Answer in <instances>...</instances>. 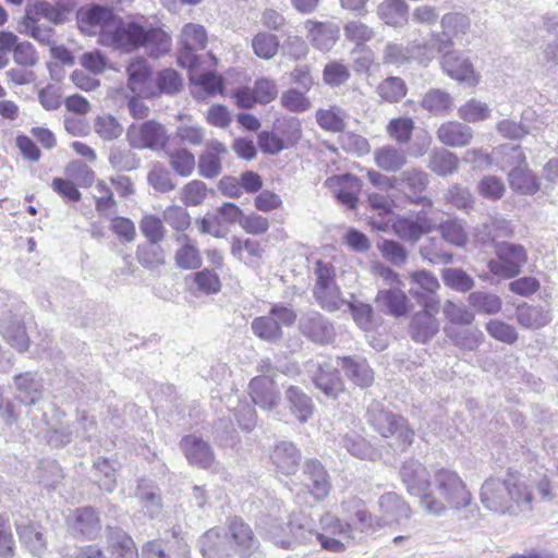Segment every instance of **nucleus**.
<instances>
[{"instance_id": "1", "label": "nucleus", "mask_w": 558, "mask_h": 558, "mask_svg": "<svg viewBox=\"0 0 558 558\" xmlns=\"http://www.w3.org/2000/svg\"><path fill=\"white\" fill-rule=\"evenodd\" d=\"M80 31L97 36V43L112 50L131 53L141 48L143 24L135 20L125 21L112 9L102 5L82 8L77 12Z\"/></svg>"}, {"instance_id": "2", "label": "nucleus", "mask_w": 558, "mask_h": 558, "mask_svg": "<svg viewBox=\"0 0 558 558\" xmlns=\"http://www.w3.org/2000/svg\"><path fill=\"white\" fill-rule=\"evenodd\" d=\"M257 527L276 547L287 550L312 544L315 538L313 519L302 510H288L279 500L269 504Z\"/></svg>"}, {"instance_id": "3", "label": "nucleus", "mask_w": 558, "mask_h": 558, "mask_svg": "<svg viewBox=\"0 0 558 558\" xmlns=\"http://www.w3.org/2000/svg\"><path fill=\"white\" fill-rule=\"evenodd\" d=\"M480 500L492 512L518 517L533 511L535 496L533 486L521 474L508 472L504 477L485 480Z\"/></svg>"}, {"instance_id": "4", "label": "nucleus", "mask_w": 558, "mask_h": 558, "mask_svg": "<svg viewBox=\"0 0 558 558\" xmlns=\"http://www.w3.org/2000/svg\"><path fill=\"white\" fill-rule=\"evenodd\" d=\"M432 489L421 501V508L430 515H444L448 510L460 511L473 501V495L458 472L440 468L432 476Z\"/></svg>"}, {"instance_id": "5", "label": "nucleus", "mask_w": 558, "mask_h": 558, "mask_svg": "<svg viewBox=\"0 0 558 558\" xmlns=\"http://www.w3.org/2000/svg\"><path fill=\"white\" fill-rule=\"evenodd\" d=\"M323 549L330 553H343L353 542V524L331 512H325L319 518V531L315 538Z\"/></svg>"}, {"instance_id": "6", "label": "nucleus", "mask_w": 558, "mask_h": 558, "mask_svg": "<svg viewBox=\"0 0 558 558\" xmlns=\"http://www.w3.org/2000/svg\"><path fill=\"white\" fill-rule=\"evenodd\" d=\"M368 421L383 437L395 436L402 447L409 446L413 440L414 432L405 420L379 405H373L368 410Z\"/></svg>"}, {"instance_id": "7", "label": "nucleus", "mask_w": 558, "mask_h": 558, "mask_svg": "<svg viewBox=\"0 0 558 558\" xmlns=\"http://www.w3.org/2000/svg\"><path fill=\"white\" fill-rule=\"evenodd\" d=\"M496 259L487 264L489 271L502 279H510L520 274L527 260L525 248L520 244L502 242L496 245Z\"/></svg>"}, {"instance_id": "8", "label": "nucleus", "mask_w": 558, "mask_h": 558, "mask_svg": "<svg viewBox=\"0 0 558 558\" xmlns=\"http://www.w3.org/2000/svg\"><path fill=\"white\" fill-rule=\"evenodd\" d=\"M295 320L296 314L292 308L283 305H274L268 315L257 317L252 322V330L258 338L276 342L282 337L281 327L292 326Z\"/></svg>"}, {"instance_id": "9", "label": "nucleus", "mask_w": 558, "mask_h": 558, "mask_svg": "<svg viewBox=\"0 0 558 558\" xmlns=\"http://www.w3.org/2000/svg\"><path fill=\"white\" fill-rule=\"evenodd\" d=\"M234 558H250L259 549V541L252 527L241 518H232L223 529Z\"/></svg>"}, {"instance_id": "10", "label": "nucleus", "mask_w": 558, "mask_h": 558, "mask_svg": "<svg viewBox=\"0 0 558 558\" xmlns=\"http://www.w3.org/2000/svg\"><path fill=\"white\" fill-rule=\"evenodd\" d=\"M441 53V69L450 78L470 87H475L480 84L482 75L469 57L456 50H448Z\"/></svg>"}, {"instance_id": "11", "label": "nucleus", "mask_w": 558, "mask_h": 558, "mask_svg": "<svg viewBox=\"0 0 558 558\" xmlns=\"http://www.w3.org/2000/svg\"><path fill=\"white\" fill-rule=\"evenodd\" d=\"M126 137L130 145L136 149H161L168 142L165 126L154 120L130 125Z\"/></svg>"}, {"instance_id": "12", "label": "nucleus", "mask_w": 558, "mask_h": 558, "mask_svg": "<svg viewBox=\"0 0 558 558\" xmlns=\"http://www.w3.org/2000/svg\"><path fill=\"white\" fill-rule=\"evenodd\" d=\"M411 282L410 294L423 308L439 311L437 290L440 284L438 279L427 270H416L409 274Z\"/></svg>"}, {"instance_id": "13", "label": "nucleus", "mask_w": 558, "mask_h": 558, "mask_svg": "<svg viewBox=\"0 0 558 558\" xmlns=\"http://www.w3.org/2000/svg\"><path fill=\"white\" fill-rule=\"evenodd\" d=\"M207 43V34L205 28L199 24H185L180 34V50L178 54V63L181 66H192L199 62L194 51L204 49Z\"/></svg>"}, {"instance_id": "14", "label": "nucleus", "mask_w": 558, "mask_h": 558, "mask_svg": "<svg viewBox=\"0 0 558 558\" xmlns=\"http://www.w3.org/2000/svg\"><path fill=\"white\" fill-rule=\"evenodd\" d=\"M390 226L400 239L413 243L435 228L432 219L424 210L416 213L414 216H398L391 221Z\"/></svg>"}, {"instance_id": "15", "label": "nucleus", "mask_w": 558, "mask_h": 558, "mask_svg": "<svg viewBox=\"0 0 558 558\" xmlns=\"http://www.w3.org/2000/svg\"><path fill=\"white\" fill-rule=\"evenodd\" d=\"M341 513L345 521L353 524L354 536L356 532L366 533L380 529L377 515L371 513L366 504L360 498L351 497L343 500L341 502Z\"/></svg>"}, {"instance_id": "16", "label": "nucleus", "mask_w": 558, "mask_h": 558, "mask_svg": "<svg viewBox=\"0 0 558 558\" xmlns=\"http://www.w3.org/2000/svg\"><path fill=\"white\" fill-rule=\"evenodd\" d=\"M248 395L255 405L270 411L281 401V393L277 383L271 376L257 375L250 380Z\"/></svg>"}, {"instance_id": "17", "label": "nucleus", "mask_w": 558, "mask_h": 558, "mask_svg": "<svg viewBox=\"0 0 558 558\" xmlns=\"http://www.w3.org/2000/svg\"><path fill=\"white\" fill-rule=\"evenodd\" d=\"M400 476L411 496L423 500L425 495H429L432 489V480L427 469L416 460L405 461L400 470Z\"/></svg>"}, {"instance_id": "18", "label": "nucleus", "mask_w": 558, "mask_h": 558, "mask_svg": "<svg viewBox=\"0 0 558 558\" xmlns=\"http://www.w3.org/2000/svg\"><path fill=\"white\" fill-rule=\"evenodd\" d=\"M198 64L199 62H196L192 66H186L194 98L204 100L218 94L222 95L225 90L222 77L213 71L201 73Z\"/></svg>"}, {"instance_id": "19", "label": "nucleus", "mask_w": 558, "mask_h": 558, "mask_svg": "<svg viewBox=\"0 0 558 558\" xmlns=\"http://www.w3.org/2000/svg\"><path fill=\"white\" fill-rule=\"evenodd\" d=\"M128 87L138 97H154L156 89L150 77L151 70L144 58L133 59L126 66Z\"/></svg>"}, {"instance_id": "20", "label": "nucleus", "mask_w": 558, "mask_h": 558, "mask_svg": "<svg viewBox=\"0 0 558 558\" xmlns=\"http://www.w3.org/2000/svg\"><path fill=\"white\" fill-rule=\"evenodd\" d=\"M442 32L433 33V41L438 52H444L453 46V38L465 34L470 28V20L462 13H447L440 21Z\"/></svg>"}, {"instance_id": "21", "label": "nucleus", "mask_w": 558, "mask_h": 558, "mask_svg": "<svg viewBox=\"0 0 558 558\" xmlns=\"http://www.w3.org/2000/svg\"><path fill=\"white\" fill-rule=\"evenodd\" d=\"M66 525L75 537L95 538L101 531L97 512L90 507L77 508L66 518Z\"/></svg>"}, {"instance_id": "22", "label": "nucleus", "mask_w": 558, "mask_h": 558, "mask_svg": "<svg viewBox=\"0 0 558 558\" xmlns=\"http://www.w3.org/2000/svg\"><path fill=\"white\" fill-rule=\"evenodd\" d=\"M378 512L376 515L380 529L411 517L410 506L396 493H386L379 497Z\"/></svg>"}, {"instance_id": "23", "label": "nucleus", "mask_w": 558, "mask_h": 558, "mask_svg": "<svg viewBox=\"0 0 558 558\" xmlns=\"http://www.w3.org/2000/svg\"><path fill=\"white\" fill-rule=\"evenodd\" d=\"M303 484L315 500L325 499L330 492L329 475L317 460H308L303 466Z\"/></svg>"}, {"instance_id": "24", "label": "nucleus", "mask_w": 558, "mask_h": 558, "mask_svg": "<svg viewBox=\"0 0 558 558\" xmlns=\"http://www.w3.org/2000/svg\"><path fill=\"white\" fill-rule=\"evenodd\" d=\"M401 287L380 289L375 302L381 311L395 317L405 316L412 308L411 301Z\"/></svg>"}, {"instance_id": "25", "label": "nucleus", "mask_w": 558, "mask_h": 558, "mask_svg": "<svg viewBox=\"0 0 558 558\" xmlns=\"http://www.w3.org/2000/svg\"><path fill=\"white\" fill-rule=\"evenodd\" d=\"M180 446L191 464L203 469H208L214 464V452L210 446L202 438L195 435L185 436L182 438Z\"/></svg>"}, {"instance_id": "26", "label": "nucleus", "mask_w": 558, "mask_h": 558, "mask_svg": "<svg viewBox=\"0 0 558 558\" xmlns=\"http://www.w3.org/2000/svg\"><path fill=\"white\" fill-rule=\"evenodd\" d=\"M327 184L335 190L337 199L348 208H354L362 189L360 179L352 174H343L327 180Z\"/></svg>"}, {"instance_id": "27", "label": "nucleus", "mask_w": 558, "mask_h": 558, "mask_svg": "<svg viewBox=\"0 0 558 558\" xmlns=\"http://www.w3.org/2000/svg\"><path fill=\"white\" fill-rule=\"evenodd\" d=\"M438 141L449 147H464L473 140V130L458 121H447L436 132Z\"/></svg>"}, {"instance_id": "28", "label": "nucleus", "mask_w": 558, "mask_h": 558, "mask_svg": "<svg viewBox=\"0 0 558 558\" xmlns=\"http://www.w3.org/2000/svg\"><path fill=\"white\" fill-rule=\"evenodd\" d=\"M201 551L204 558H234L223 529L208 530L199 538Z\"/></svg>"}, {"instance_id": "29", "label": "nucleus", "mask_w": 558, "mask_h": 558, "mask_svg": "<svg viewBox=\"0 0 558 558\" xmlns=\"http://www.w3.org/2000/svg\"><path fill=\"white\" fill-rule=\"evenodd\" d=\"M0 331L3 338L16 350L25 351L29 339L25 330V320L22 314L5 316L1 319Z\"/></svg>"}, {"instance_id": "30", "label": "nucleus", "mask_w": 558, "mask_h": 558, "mask_svg": "<svg viewBox=\"0 0 558 558\" xmlns=\"http://www.w3.org/2000/svg\"><path fill=\"white\" fill-rule=\"evenodd\" d=\"M368 204L377 216L371 218V225L380 231H386L392 221L393 209L396 208V201L389 194L371 193L368 195Z\"/></svg>"}, {"instance_id": "31", "label": "nucleus", "mask_w": 558, "mask_h": 558, "mask_svg": "<svg viewBox=\"0 0 558 558\" xmlns=\"http://www.w3.org/2000/svg\"><path fill=\"white\" fill-rule=\"evenodd\" d=\"M305 28L312 45L322 50H330L339 38V27L332 23L307 21Z\"/></svg>"}, {"instance_id": "32", "label": "nucleus", "mask_w": 558, "mask_h": 558, "mask_svg": "<svg viewBox=\"0 0 558 558\" xmlns=\"http://www.w3.org/2000/svg\"><path fill=\"white\" fill-rule=\"evenodd\" d=\"M226 153L227 147L221 142H208L198 159L199 174L206 179L218 177L221 172V156Z\"/></svg>"}, {"instance_id": "33", "label": "nucleus", "mask_w": 558, "mask_h": 558, "mask_svg": "<svg viewBox=\"0 0 558 558\" xmlns=\"http://www.w3.org/2000/svg\"><path fill=\"white\" fill-rule=\"evenodd\" d=\"M438 311L423 308L413 316L410 333L415 341L425 343L438 332L439 324L435 317Z\"/></svg>"}, {"instance_id": "34", "label": "nucleus", "mask_w": 558, "mask_h": 558, "mask_svg": "<svg viewBox=\"0 0 558 558\" xmlns=\"http://www.w3.org/2000/svg\"><path fill=\"white\" fill-rule=\"evenodd\" d=\"M400 182H403L409 190L408 198L411 203L432 206L433 202L426 196H422L421 193L425 191L428 185V175L418 169H410L403 171L399 175Z\"/></svg>"}, {"instance_id": "35", "label": "nucleus", "mask_w": 558, "mask_h": 558, "mask_svg": "<svg viewBox=\"0 0 558 558\" xmlns=\"http://www.w3.org/2000/svg\"><path fill=\"white\" fill-rule=\"evenodd\" d=\"M302 332L318 343H328L333 339L332 325L318 313H313L301 319Z\"/></svg>"}, {"instance_id": "36", "label": "nucleus", "mask_w": 558, "mask_h": 558, "mask_svg": "<svg viewBox=\"0 0 558 558\" xmlns=\"http://www.w3.org/2000/svg\"><path fill=\"white\" fill-rule=\"evenodd\" d=\"M106 544L113 558H138V550L134 541L122 530L108 529Z\"/></svg>"}, {"instance_id": "37", "label": "nucleus", "mask_w": 558, "mask_h": 558, "mask_svg": "<svg viewBox=\"0 0 558 558\" xmlns=\"http://www.w3.org/2000/svg\"><path fill=\"white\" fill-rule=\"evenodd\" d=\"M513 234L511 222L501 217H492L489 222L474 228L473 236L476 242L487 244L498 238H509Z\"/></svg>"}, {"instance_id": "38", "label": "nucleus", "mask_w": 558, "mask_h": 558, "mask_svg": "<svg viewBox=\"0 0 558 558\" xmlns=\"http://www.w3.org/2000/svg\"><path fill=\"white\" fill-rule=\"evenodd\" d=\"M264 252L258 241L252 239H232L231 254L250 267L257 268L260 266Z\"/></svg>"}, {"instance_id": "39", "label": "nucleus", "mask_w": 558, "mask_h": 558, "mask_svg": "<svg viewBox=\"0 0 558 558\" xmlns=\"http://www.w3.org/2000/svg\"><path fill=\"white\" fill-rule=\"evenodd\" d=\"M301 460V453L296 447L287 441L278 444L271 453V461L277 470L284 474L291 475L298 470Z\"/></svg>"}, {"instance_id": "40", "label": "nucleus", "mask_w": 558, "mask_h": 558, "mask_svg": "<svg viewBox=\"0 0 558 558\" xmlns=\"http://www.w3.org/2000/svg\"><path fill=\"white\" fill-rule=\"evenodd\" d=\"M16 398L25 404H34L41 398L43 384L36 374L26 372L14 376Z\"/></svg>"}, {"instance_id": "41", "label": "nucleus", "mask_w": 558, "mask_h": 558, "mask_svg": "<svg viewBox=\"0 0 558 558\" xmlns=\"http://www.w3.org/2000/svg\"><path fill=\"white\" fill-rule=\"evenodd\" d=\"M376 13L386 25L402 27L408 23L409 5L404 0H383Z\"/></svg>"}, {"instance_id": "42", "label": "nucleus", "mask_w": 558, "mask_h": 558, "mask_svg": "<svg viewBox=\"0 0 558 558\" xmlns=\"http://www.w3.org/2000/svg\"><path fill=\"white\" fill-rule=\"evenodd\" d=\"M507 177L511 190L519 194L534 195L539 191L541 183L535 173L527 167V163L511 169Z\"/></svg>"}, {"instance_id": "43", "label": "nucleus", "mask_w": 558, "mask_h": 558, "mask_svg": "<svg viewBox=\"0 0 558 558\" xmlns=\"http://www.w3.org/2000/svg\"><path fill=\"white\" fill-rule=\"evenodd\" d=\"M142 37L141 47H144L150 57H159L171 49V37L160 27H148L143 24Z\"/></svg>"}, {"instance_id": "44", "label": "nucleus", "mask_w": 558, "mask_h": 558, "mask_svg": "<svg viewBox=\"0 0 558 558\" xmlns=\"http://www.w3.org/2000/svg\"><path fill=\"white\" fill-rule=\"evenodd\" d=\"M286 399L290 412L300 423H305L312 417L314 413L313 401L301 388L289 386L286 389Z\"/></svg>"}, {"instance_id": "45", "label": "nucleus", "mask_w": 558, "mask_h": 558, "mask_svg": "<svg viewBox=\"0 0 558 558\" xmlns=\"http://www.w3.org/2000/svg\"><path fill=\"white\" fill-rule=\"evenodd\" d=\"M341 446L351 456L361 460L376 461L381 457V452L377 448L354 432L347 433L342 436Z\"/></svg>"}, {"instance_id": "46", "label": "nucleus", "mask_w": 558, "mask_h": 558, "mask_svg": "<svg viewBox=\"0 0 558 558\" xmlns=\"http://www.w3.org/2000/svg\"><path fill=\"white\" fill-rule=\"evenodd\" d=\"M136 498L140 500L143 511L149 518H156L161 512V499L154 482L141 480L137 485Z\"/></svg>"}, {"instance_id": "47", "label": "nucleus", "mask_w": 558, "mask_h": 558, "mask_svg": "<svg viewBox=\"0 0 558 558\" xmlns=\"http://www.w3.org/2000/svg\"><path fill=\"white\" fill-rule=\"evenodd\" d=\"M374 160L381 170L396 172L407 163V155L403 149L385 145L374 151Z\"/></svg>"}, {"instance_id": "48", "label": "nucleus", "mask_w": 558, "mask_h": 558, "mask_svg": "<svg viewBox=\"0 0 558 558\" xmlns=\"http://www.w3.org/2000/svg\"><path fill=\"white\" fill-rule=\"evenodd\" d=\"M347 112L338 106H329L328 108H320L315 113V119L320 129L339 133L345 128Z\"/></svg>"}, {"instance_id": "49", "label": "nucleus", "mask_w": 558, "mask_h": 558, "mask_svg": "<svg viewBox=\"0 0 558 558\" xmlns=\"http://www.w3.org/2000/svg\"><path fill=\"white\" fill-rule=\"evenodd\" d=\"M17 533L22 544L32 555L44 558L47 542L39 526L34 524L22 525L17 527Z\"/></svg>"}, {"instance_id": "50", "label": "nucleus", "mask_w": 558, "mask_h": 558, "mask_svg": "<svg viewBox=\"0 0 558 558\" xmlns=\"http://www.w3.org/2000/svg\"><path fill=\"white\" fill-rule=\"evenodd\" d=\"M460 165L459 157L445 148L435 149L429 155L428 168L440 177L454 173Z\"/></svg>"}, {"instance_id": "51", "label": "nucleus", "mask_w": 558, "mask_h": 558, "mask_svg": "<svg viewBox=\"0 0 558 558\" xmlns=\"http://www.w3.org/2000/svg\"><path fill=\"white\" fill-rule=\"evenodd\" d=\"M341 367L345 376L360 387H367L374 380V373L365 360L342 357Z\"/></svg>"}, {"instance_id": "52", "label": "nucleus", "mask_w": 558, "mask_h": 558, "mask_svg": "<svg viewBox=\"0 0 558 558\" xmlns=\"http://www.w3.org/2000/svg\"><path fill=\"white\" fill-rule=\"evenodd\" d=\"M495 163L501 171L526 165V157L520 146L504 145L494 149Z\"/></svg>"}, {"instance_id": "53", "label": "nucleus", "mask_w": 558, "mask_h": 558, "mask_svg": "<svg viewBox=\"0 0 558 558\" xmlns=\"http://www.w3.org/2000/svg\"><path fill=\"white\" fill-rule=\"evenodd\" d=\"M517 320L524 328L538 329L546 326L551 317L541 306L521 305L517 308Z\"/></svg>"}, {"instance_id": "54", "label": "nucleus", "mask_w": 558, "mask_h": 558, "mask_svg": "<svg viewBox=\"0 0 558 558\" xmlns=\"http://www.w3.org/2000/svg\"><path fill=\"white\" fill-rule=\"evenodd\" d=\"M421 106L433 114L444 116L451 111L453 99L442 89H430L424 95Z\"/></svg>"}, {"instance_id": "55", "label": "nucleus", "mask_w": 558, "mask_h": 558, "mask_svg": "<svg viewBox=\"0 0 558 558\" xmlns=\"http://www.w3.org/2000/svg\"><path fill=\"white\" fill-rule=\"evenodd\" d=\"M441 238L448 243L463 247L468 243L466 225L462 219L450 218L438 226Z\"/></svg>"}, {"instance_id": "56", "label": "nucleus", "mask_w": 558, "mask_h": 558, "mask_svg": "<svg viewBox=\"0 0 558 558\" xmlns=\"http://www.w3.org/2000/svg\"><path fill=\"white\" fill-rule=\"evenodd\" d=\"M316 387L328 397H337L343 390L342 380L336 369L330 366H320L314 377Z\"/></svg>"}, {"instance_id": "57", "label": "nucleus", "mask_w": 558, "mask_h": 558, "mask_svg": "<svg viewBox=\"0 0 558 558\" xmlns=\"http://www.w3.org/2000/svg\"><path fill=\"white\" fill-rule=\"evenodd\" d=\"M445 332L456 345L465 350H475L483 341V332L478 328L458 329L447 326Z\"/></svg>"}, {"instance_id": "58", "label": "nucleus", "mask_w": 558, "mask_h": 558, "mask_svg": "<svg viewBox=\"0 0 558 558\" xmlns=\"http://www.w3.org/2000/svg\"><path fill=\"white\" fill-rule=\"evenodd\" d=\"M468 302L475 311L486 315L497 314L502 306V301L498 295L483 291L470 293Z\"/></svg>"}, {"instance_id": "59", "label": "nucleus", "mask_w": 558, "mask_h": 558, "mask_svg": "<svg viewBox=\"0 0 558 558\" xmlns=\"http://www.w3.org/2000/svg\"><path fill=\"white\" fill-rule=\"evenodd\" d=\"M383 101L398 102L408 92L405 82L398 76H389L379 83L376 89Z\"/></svg>"}, {"instance_id": "60", "label": "nucleus", "mask_w": 558, "mask_h": 558, "mask_svg": "<svg viewBox=\"0 0 558 558\" xmlns=\"http://www.w3.org/2000/svg\"><path fill=\"white\" fill-rule=\"evenodd\" d=\"M279 38L267 32H258L252 38V49L254 53L264 60L272 59L279 49Z\"/></svg>"}, {"instance_id": "61", "label": "nucleus", "mask_w": 558, "mask_h": 558, "mask_svg": "<svg viewBox=\"0 0 558 558\" xmlns=\"http://www.w3.org/2000/svg\"><path fill=\"white\" fill-rule=\"evenodd\" d=\"M489 106L476 98H471L458 109V116L461 120L469 123H477L487 120L490 117Z\"/></svg>"}, {"instance_id": "62", "label": "nucleus", "mask_w": 558, "mask_h": 558, "mask_svg": "<svg viewBox=\"0 0 558 558\" xmlns=\"http://www.w3.org/2000/svg\"><path fill=\"white\" fill-rule=\"evenodd\" d=\"M182 246L175 253V263L183 269H195L201 266L202 258L197 247L189 240L186 235L180 238Z\"/></svg>"}, {"instance_id": "63", "label": "nucleus", "mask_w": 558, "mask_h": 558, "mask_svg": "<svg viewBox=\"0 0 558 558\" xmlns=\"http://www.w3.org/2000/svg\"><path fill=\"white\" fill-rule=\"evenodd\" d=\"M171 168L181 177H190L195 169V157L186 148H178L168 153Z\"/></svg>"}, {"instance_id": "64", "label": "nucleus", "mask_w": 558, "mask_h": 558, "mask_svg": "<svg viewBox=\"0 0 558 558\" xmlns=\"http://www.w3.org/2000/svg\"><path fill=\"white\" fill-rule=\"evenodd\" d=\"M343 33L345 39L354 44L355 47L365 45L375 36L374 29L361 21H349L345 23Z\"/></svg>"}]
</instances>
